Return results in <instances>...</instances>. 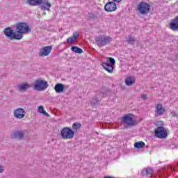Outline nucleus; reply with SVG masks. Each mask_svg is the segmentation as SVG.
Wrapping results in <instances>:
<instances>
[{
	"label": "nucleus",
	"instance_id": "6e6552de",
	"mask_svg": "<svg viewBox=\"0 0 178 178\" xmlns=\"http://www.w3.org/2000/svg\"><path fill=\"white\" fill-rule=\"evenodd\" d=\"M154 134L157 138H166L168 137V131L163 127H159L155 129Z\"/></svg>",
	"mask_w": 178,
	"mask_h": 178
},
{
	"label": "nucleus",
	"instance_id": "9b49d317",
	"mask_svg": "<svg viewBox=\"0 0 178 178\" xmlns=\"http://www.w3.org/2000/svg\"><path fill=\"white\" fill-rule=\"evenodd\" d=\"M13 115L16 119H23L26 116V111L22 108H18L14 111Z\"/></svg>",
	"mask_w": 178,
	"mask_h": 178
},
{
	"label": "nucleus",
	"instance_id": "ddd939ff",
	"mask_svg": "<svg viewBox=\"0 0 178 178\" xmlns=\"http://www.w3.org/2000/svg\"><path fill=\"white\" fill-rule=\"evenodd\" d=\"M45 88V81L37 80L35 81L34 90L42 91Z\"/></svg>",
	"mask_w": 178,
	"mask_h": 178
},
{
	"label": "nucleus",
	"instance_id": "aec40b11",
	"mask_svg": "<svg viewBox=\"0 0 178 178\" xmlns=\"http://www.w3.org/2000/svg\"><path fill=\"white\" fill-rule=\"evenodd\" d=\"M30 88V85L28 83H22L18 86V91H26Z\"/></svg>",
	"mask_w": 178,
	"mask_h": 178
},
{
	"label": "nucleus",
	"instance_id": "7c9ffc66",
	"mask_svg": "<svg viewBox=\"0 0 178 178\" xmlns=\"http://www.w3.org/2000/svg\"><path fill=\"white\" fill-rule=\"evenodd\" d=\"M3 172H5V167L0 165V173H3Z\"/></svg>",
	"mask_w": 178,
	"mask_h": 178
},
{
	"label": "nucleus",
	"instance_id": "72a5a7b5",
	"mask_svg": "<svg viewBox=\"0 0 178 178\" xmlns=\"http://www.w3.org/2000/svg\"><path fill=\"white\" fill-rule=\"evenodd\" d=\"M104 178H116L115 177L105 176Z\"/></svg>",
	"mask_w": 178,
	"mask_h": 178
},
{
	"label": "nucleus",
	"instance_id": "473e14b6",
	"mask_svg": "<svg viewBox=\"0 0 178 178\" xmlns=\"http://www.w3.org/2000/svg\"><path fill=\"white\" fill-rule=\"evenodd\" d=\"M42 10H45V4H43V6H41Z\"/></svg>",
	"mask_w": 178,
	"mask_h": 178
},
{
	"label": "nucleus",
	"instance_id": "b1692460",
	"mask_svg": "<svg viewBox=\"0 0 178 178\" xmlns=\"http://www.w3.org/2000/svg\"><path fill=\"white\" fill-rule=\"evenodd\" d=\"M127 42L131 45H134V42H136V38H134V37H131L129 35L127 39Z\"/></svg>",
	"mask_w": 178,
	"mask_h": 178
},
{
	"label": "nucleus",
	"instance_id": "7ed1b4c3",
	"mask_svg": "<svg viewBox=\"0 0 178 178\" xmlns=\"http://www.w3.org/2000/svg\"><path fill=\"white\" fill-rule=\"evenodd\" d=\"M17 34H29V33H31V29L27 23L24 22H19L16 25Z\"/></svg>",
	"mask_w": 178,
	"mask_h": 178
},
{
	"label": "nucleus",
	"instance_id": "bb28decb",
	"mask_svg": "<svg viewBox=\"0 0 178 178\" xmlns=\"http://www.w3.org/2000/svg\"><path fill=\"white\" fill-rule=\"evenodd\" d=\"M45 56V47L42 48V51L39 52V56Z\"/></svg>",
	"mask_w": 178,
	"mask_h": 178
},
{
	"label": "nucleus",
	"instance_id": "f257e3e1",
	"mask_svg": "<svg viewBox=\"0 0 178 178\" xmlns=\"http://www.w3.org/2000/svg\"><path fill=\"white\" fill-rule=\"evenodd\" d=\"M3 34L10 41H13V40H22V38H23V35L17 34V32H15L12 27L6 28L3 30Z\"/></svg>",
	"mask_w": 178,
	"mask_h": 178
},
{
	"label": "nucleus",
	"instance_id": "4be33fe9",
	"mask_svg": "<svg viewBox=\"0 0 178 178\" xmlns=\"http://www.w3.org/2000/svg\"><path fill=\"white\" fill-rule=\"evenodd\" d=\"M145 145V143L143 141L136 142L134 144L135 148H137L138 149H140V148H143Z\"/></svg>",
	"mask_w": 178,
	"mask_h": 178
},
{
	"label": "nucleus",
	"instance_id": "9d476101",
	"mask_svg": "<svg viewBox=\"0 0 178 178\" xmlns=\"http://www.w3.org/2000/svg\"><path fill=\"white\" fill-rule=\"evenodd\" d=\"M165 112H166V109L163 108V105H162V104H156L154 114L156 118L163 116V115H165Z\"/></svg>",
	"mask_w": 178,
	"mask_h": 178
},
{
	"label": "nucleus",
	"instance_id": "e433bc0d",
	"mask_svg": "<svg viewBox=\"0 0 178 178\" xmlns=\"http://www.w3.org/2000/svg\"><path fill=\"white\" fill-rule=\"evenodd\" d=\"M48 86V82H45V88H47V87Z\"/></svg>",
	"mask_w": 178,
	"mask_h": 178
},
{
	"label": "nucleus",
	"instance_id": "20e7f679",
	"mask_svg": "<svg viewBox=\"0 0 178 178\" xmlns=\"http://www.w3.org/2000/svg\"><path fill=\"white\" fill-rule=\"evenodd\" d=\"M137 10L140 15H148L151 10V6L145 1L140 2L137 6Z\"/></svg>",
	"mask_w": 178,
	"mask_h": 178
},
{
	"label": "nucleus",
	"instance_id": "f8f14e48",
	"mask_svg": "<svg viewBox=\"0 0 178 178\" xmlns=\"http://www.w3.org/2000/svg\"><path fill=\"white\" fill-rule=\"evenodd\" d=\"M116 9H118V7L113 1H108L104 6V10L106 12H115Z\"/></svg>",
	"mask_w": 178,
	"mask_h": 178
},
{
	"label": "nucleus",
	"instance_id": "c85d7f7f",
	"mask_svg": "<svg viewBox=\"0 0 178 178\" xmlns=\"http://www.w3.org/2000/svg\"><path fill=\"white\" fill-rule=\"evenodd\" d=\"M79 33L76 32V33H75L73 34L72 38H73V40H74L75 41H76V40H77V38H79Z\"/></svg>",
	"mask_w": 178,
	"mask_h": 178
},
{
	"label": "nucleus",
	"instance_id": "c9c22d12",
	"mask_svg": "<svg viewBox=\"0 0 178 178\" xmlns=\"http://www.w3.org/2000/svg\"><path fill=\"white\" fill-rule=\"evenodd\" d=\"M45 116H47V118H49V114H48V113H45Z\"/></svg>",
	"mask_w": 178,
	"mask_h": 178
},
{
	"label": "nucleus",
	"instance_id": "a878e982",
	"mask_svg": "<svg viewBox=\"0 0 178 178\" xmlns=\"http://www.w3.org/2000/svg\"><path fill=\"white\" fill-rule=\"evenodd\" d=\"M38 112L39 113H42L43 115H45V111H44V107L42 106H38Z\"/></svg>",
	"mask_w": 178,
	"mask_h": 178
},
{
	"label": "nucleus",
	"instance_id": "4c0bfd02",
	"mask_svg": "<svg viewBox=\"0 0 178 178\" xmlns=\"http://www.w3.org/2000/svg\"><path fill=\"white\" fill-rule=\"evenodd\" d=\"M172 116H176V113L175 112L172 113Z\"/></svg>",
	"mask_w": 178,
	"mask_h": 178
},
{
	"label": "nucleus",
	"instance_id": "412c9836",
	"mask_svg": "<svg viewBox=\"0 0 178 178\" xmlns=\"http://www.w3.org/2000/svg\"><path fill=\"white\" fill-rule=\"evenodd\" d=\"M71 49L73 52H75V54H83V49H81L80 47H78L77 46L72 47Z\"/></svg>",
	"mask_w": 178,
	"mask_h": 178
},
{
	"label": "nucleus",
	"instance_id": "423d86ee",
	"mask_svg": "<svg viewBox=\"0 0 178 178\" xmlns=\"http://www.w3.org/2000/svg\"><path fill=\"white\" fill-rule=\"evenodd\" d=\"M60 136L63 140H70L74 137V131L70 127H64L60 131Z\"/></svg>",
	"mask_w": 178,
	"mask_h": 178
},
{
	"label": "nucleus",
	"instance_id": "6ab92c4d",
	"mask_svg": "<svg viewBox=\"0 0 178 178\" xmlns=\"http://www.w3.org/2000/svg\"><path fill=\"white\" fill-rule=\"evenodd\" d=\"M125 84L128 86H131L133 84H136V77L129 76L125 79Z\"/></svg>",
	"mask_w": 178,
	"mask_h": 178
},
{
	"label": "nucleus",
	"instance_id": "1a4fd4ad",
	"mask_svg": "<svg viewBox=\"0 0 178 178\" xmlns=\"http://www.w3.org/2000/svg\"><path fill=\"white\" fill-rule=\"evenodd\" d=\"M108 92H109V90H106L104 92H97L96 97L92 99L90 102V104L92 105H97V102H99L102 98L106 97L108 95Z\"/></svg>",
	"mask_w": 178,
	"mask_h": 178
},
{
	"label": "nucleus",
	"instance_id": "cd10ccee",
	"mask_svg": "<svg viewBox=\"0 0 178 178\" xmlns=\"http://www.w3.org/2000/svg\"><path fill=\"white\" fill-rule=\"evenodd\" d=\"M45 5H46V7H45L46 10H49V8H51V3L48 2V1H47L45 3Z\"/></svg>",
	"mask_w": 178,
	"mask_h": 178
},
{
	"label": "nucleus",
	"instance_id": "f03ea898",
	"mask_svg": "<svg viewBox=\"0 0 178 178\" xmlns=\"http://www.w3.org/2000/svg\"><path fill=\"white\" fill-rule=\"evenodd\" d=\"M121 124L124 127V129H129V127H133L137 124V122L131 117L130 115L127 114L121 118Z\"/></svg>",
	"mask_w": 178,
	"mask_h": 178
},
{
	"label": "nucleus",
	"instance_id": "c756f323",
	"mask_svg": "<svg viewBox=\"0 0 178 178\" xmlns=\"http://www.w3.org/2000/svg\"><path fill=\"white\" fill-rule=\"evenodd\" d=\"M74 40L72 38V37H70V38H68L67 39V44H73V42H74Z\"/></svg>",
	"mask_w": 178,
	"mask_h": 178
},
{
	"label": "nucleus",
	"instance_id": "a211bd4d",
	"mask_svg": "<svg viewBox=\"0 0 178 178\" xmlns=\"http://www.w3.org/2000/svg\"><path fill=\"white\" fill-rule=\"evenodd\" d=\"M29 5L32 6H38V5L44 4V1L42 0H27Z\"/></svg>",
	"mask_w": 178,
	"mask_h": 178
},
{
	"label": "nucleus",
	"instance_id": "4468645a",
	"mask_svg": "<svg viewBox=\"0 0 178 178\" xmlns=\"http://www.w3.org/2000/svg\"><path fill=\"white\" fill-rule=\"evenodd\" d=\"M170 29L173 31H178V15L171 20Z\"/></svg>",
	"mask_w": 178,
	"mask_h": 178
},
{
	"label": "nucleus",
	"instance_id": "0eeeda50",
	"mask_svg": "<svg viewBox=\"0 0 178 178\" xmlns=\"http://www.w3.org/2000/svg\"><path fill=\"white\" fill-rule=\"evenodd\" d=\"M116 63V61L113 58H109L102 63V67L108 73H113V65Z\"/></svg>",
	"mask_w": 178,
	"mask_h": 178
},
{
	"label": "nucleus",
	"instance_id": "2f4dec72",
	"mask_svg": "<svg viewBox=\"0 0 178 178\" xmlns=\"http://www.w3.org/2000/svg\"><path fill=\"white\" fill-rule=\"evenodd\" d=\"M141 98H142V99H145V100L147 99V95L143 94L141 95Z\"/></svg>",
	"mask_w": 178,
	"mask_h": 178
},
{
	"label": "nucleus",
	"instance_id": "dca6fc26",
	"mask_svg": "<svg viewBox=\"0 0 178 178\" xmlns=\"http://www.w3.org/2000/svg\"><path fill=\"white\" fill-rule=\"evenodd\" d=\"M13 136H14L15 138H17V140H23V138H24V131H15L13 133Z\"/></svg>",
	"mask_w": 178,
	"mask_h": 178
},
{
	"label": "nucleus",
	"instance_id": "5701e85b",
	"mask_svg": "<svg viewBox=\"0 0 178 178\" xmlns=\"http://www.w3.org/2000/svg\"><path fill=\"white\" fill-rule=\"evenodd\" d=\"M81 127V124L79 122H75L72 124V129L74 131H77V130H79V129Z\"/></svg>",
	"mask_w": 178,
	"mask_h": 178
},
{
	"label": "nucleus",
	"instance_id": "f3484780",
	"mask_svg": "<svg viewBox=\"0 0 178 178\" xmlns=\"http://www.w3.org/2000/svg\"><path fill=\"white\" fill-rule=\"evenodd\" d=\"M54 90L57 94H60L65 91V86L62 83H57L54 86Z\"/></svg>",
	"mask_w": 178,
	"mask_h": 178
},
{
	"label": "nucleus",
	"instance_id": "f704fd0d",
	"mask_svg": "<svg viewBox=\"0 0 178 178\" xmlns=\"http://www.w3.org/2000/svg\"><path fill=\"white\" fill-rule=\"evenodd\" d=\"M113 2H122V0H113Z\"/></svg>",
	"mask_w": 178,
	"mask_h": 178
},
{
	"label": "nucleus",
	"instance_id": "2eb2a0df",
	"mask_svg": "<svg viewBox=\"0 0 178 178\" xmlns=\"http://www.w3.org/2000/svg\"><path fill=\"white\" fill-rule=\"evenodd\" d=\"M143 176H146L147 177H152L154 176V170L151 168H147L142 171Z\"/></svg>",
	"mask_w": 178,
	"mask_h": 178
},
{
	"label": "nucleus",
	"instance_id": "393cba45",
	"mask_svg": "<svg viewBox=\"0 0 178 178\" xmlns=\"http://www.w3.org/2000/svg\"><path fill=\"white\" fill-rule=\"evenodd\" d=\"M51 51H52V46H46L45 56H47V55H49L51 54Z\"/></svg>",
	"mask_w": 178,
	"mask_h": 178
},
{
	"label": "nucleus",
	"instance_id": "39448f33",
	"mask_svg": "<svg viewBox=\"0 0 178 178\" xmlns=\"http://www.w3.org/2000/svg\"><path fill=\"white\" fill-rule=\"evenodd\" d=\"M95 40L96 41L97 45L99 48H102V47H105V45L109 44V42H112L113 39L108 36H97L95 38Z\"/></svg>",
	"mask_w": 178,
	"mask_h": 178
}]
</instances>
